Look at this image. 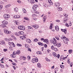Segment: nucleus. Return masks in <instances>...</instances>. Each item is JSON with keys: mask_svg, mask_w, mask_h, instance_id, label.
Segmentation results:
<instances>
[{"mask_svg": "<svg viewBox=\"0 0 73 73\" xmlns=\"http://www.w3.org/2000/svg\"><path fill=\"white\" fill-rule=\"evenodd\" d=\"M51 43L54 44V46H57V41L56 39L54 38H53V40H50Z\"/></svg>", "mask_w": 73, "mask_h": 73, "instance_id": "nucleus-1", "label": "nucleus"}, {"mask_svg": "<svg viewBox=\"0 0 73 73\" xmlns=\"http://www.w3.org/2000/svg\"><path fill=\"white\" fill-rule=\"evenodd\" d=\"M62 39H64V42L65 44H68V41H69V39L68 38H66V37L64 36H62L61 37Z\"/></svg>", "mask_w": 73, "mask_h": 73, "instance_id": "nucleus-2", "label": "nucleus"}, {"mask_svg": "<svg viewBox=\"0 0 73 73\" xmlns=\"http://www.w3.org/2000/svg\"><path fill=\"white\" fill-rule=\"evenodd\" d=\"M18 28L20 30H23L24 31L25 29V28L24 26H19L18 27Z\"/></svg>", "mask_w": 73, "mask_h": 73, "instance_id": "nucleus-3", "label": "nucleus"}, {"mask_svg": "<svg viewBox=\"0 0 73 73\" xmlns=\"http://www.w3.org/2000/svg\"><path fill=\"white\" fill-rule=\"evenodd\" d=\"M37 5H33V9L34 11H36L37 10Z\"/></svg>", "mask_w": 73, "mask_h": 73, "instance_id": "nucleus-4", "label": "nucleus"}, {"mask_svg": "<svg viewBox=\"0 0 73 73\" xmlns=\"http://www.w3.org/2000/svg\"><path fill=\"white\" fill-rule=\"evenodd\" d=\"M60 5V3L59 2H56L54 4V6L57 8Z\"/></svg>", "mask_w": 73, "mask_h": 73, "instance_id": "nucleus-5", "label": "nucleus"}, {"mask_svg": "<svg viewBox=\"0 0 73 73\" xmlns=\"http://www.w3.org/2000/svg\"><path fill=\"white\" fill-rule=\"evenodd\" d=\"M4 17L6 19V20H8V19L9 17V15L8 14H5L4 15Z\"/></svg>", "mask_w": 73, "mask_h": 73, "instance_id": "nucleus-6", "label": "nucleus"}, {"mask_svg": "<svg viewBox=\"0 0 73 73\" xmlns=\"http://www.w3.org/2000/svg\"><path fill=\"white\" fill-rule=\"evenodd\" d=\"M4 32V33L7 34H11V31H9L7 30H5Z\"/></svg>", "mask_w": 73, "mask_h": 73, "instance_id": "nucleus-7", "label": "nucleus"}, {"mask_svg": "<svg viewBox=\"0 0 73 73\" xmlns=\"http://www.w3.org/2000/svg\"><path fill=\"white\" fill-rule=\"evenodd\" d=\"M33 28H35V29H37L38 28V25H35L32 26Z\"/></svg>", "mask_w": 73, "mask_h": 73, "instance_id": "nucleus-8", "label": "nucleus"}, {"mask_svg": "<svg viewBox=\"0 0 73 73\" xmlns=\"http://www.w3.org/2000/svg\"><path fill=\"white\" fill-rule=\"evenodd\" d=\"M62 31L63 32H64L65 34H66V33H67V31H66V29H61Z\"/></svg>", "mask_w": 73, "mask_h": 73, "instance_id": "nucleus-9", "label": "nucleus"}, {"mask_svg": "<svg viewBox=\"0 0 73 73\" xmlns=\"http://www.w3.org/2000/svg\"><path fill=\"white\" fill-rule=\"evenodd\" d=\"M52 54L53 56L55 57H57V54H56V53L54 52H52Z\"/></svg>", "mask_w": 73, "mask_h": 73, "instance_id": "nucleus-10", "label": "nucleus"}, {"mask_svg": "<svg viewBox=\"0 0 73 73\" xmlns=\"http://www.w3.org/2000/svg\"><path fill=\"white\" fill-rule=\"evenodd\" d=\"M15 19H17L20 17V16L19 15H15L13 17Z\"/></svg>", "mask_w": 73, "mask_h": 73, "instance_id": "nucleus-11", "label": "nucleus"}, {"mask_svg": "<svg viewBox=\"0 0 73 73\" xmlns=\"http://www.w3.org/2000/svg\"><path fill=\"white\" fill-rule=\"evenodd\" d=\"M55 30H56V31H59V27H58V26H56L55 27Z\"/></svg>", "mask_w": 73, "mask_h": 73, "instance_id": "nucleus-12", "label": "nucleus"}, {"mask_svg": "<svg viewBox=\"0 0 73 73\" xmlns=\"http://www.w3.org/2000/svg\"><path fill=\"white\" fill-rule=\"evenodd\" d=\"M1 27L3 28H6V25L4 24H2L1 25Z\"/></svg>", "mask_w": 73, "mask_h": 73, "instance_id": "nucleus-13", "label": "nucleus"}, {"mask_svg": "<svg viewBox=\"0 0 73 73\" xmlns=\"http://www.w3.org/2000/svg\"><path fill=\"white\" fill-rule=\"evenodd\" d=\"M26 41L29 43H31V40L29 39H26Z\"/></svg>", "mask_w": 73, "mask_h": 73, "instance_id": "nucleus-14", "label": "nucleus"}, {"mask_svg": "<svg viewBox=\"0 0 73 73\" xmlns=\"http://www.w3.org/2000/svg\"><path fill=\"white\" fill-rule=\"evenodd\" d=\"M38 44L39 45H41V46H43V45H44L43 43L40 42H38Z\"/></svg>", "mask_w": 73, "mask_h": 73, "instance_id": "nucleus-15", "label": "nucleus"}, {"mask_svg": "<svg viewBox=\"0 0 73 73\" xmlns=\"http://www.w3.org/2000/svg\"><path fill=\"white\" fill-rule=\"evenodd\" d=\"M16 52L17 54H20V50H17Z\"/></svg>", "mask_w": 73, "mask_h": 73, "instance_id": "nucleus-16", "label": "nucleus"}, {"mask_svg": "<svg viewBox=\"0 0 73 73\" xmlns=\"http://www.w3.org/2000/svg\"><path fill=\"white\" fill-rule=\"evenodd\" d=\"M56 38V39H57V40H58V41H61L60 42H62V41H61V39H59V38L58 37V36H55V37Z\"/></svg>", "mask_w": 73, "mask_h": 73, "instance_id": "nucleus-17", "label": "nucleus"}, {"mask_svg": "<svg viewBox=\"0 0 73 73\" xmlns=\"http://www.w3.org/2000/svg\"><path fill=\"white\" fill-rule=\"evenodd\" d=\"M20 38L21 40H24V39H25V38H26V37L24 36H21L20 37Z\"/></svg>", "mask_w": 73, "mask_h": 73, "instance_id": "nucleus-18", "label": "nucleus"}, {"mask_svg": "<svg viewBox=\"0 0 73 73\" xmlns=\"http://www.w3.org/2000/svg\"><path fill=\"white\" fill-rule=\"evenodd\" d=\"M37 66L38 68H41V65L40 63H38L37 64Z\"/></svg>", "mask_w": 73, "mask_h": 73, "instance_id": "nucleus-19", "label": "nucleus"}, {"mask_svg": "<svg viewBox=\"0 0 73 73\" xmlns=\"http://www.w3.org/2000/svg\"><path fill=\"white\" fill-rule=\"evenodd\" d=\"M25 48H29V45L27 44H25Z\"/></svg>", "mask_w": 73, "mask_h": 73, "instance_id": "nucleus-20", "label": "nucleus"}, {"mask_svg": "<svg viewBox=\"0 0 73 73\" xmlns=\"http://www.w3.org/2000/svg\"><path fill=\"white\" fill-rule=\"evenodd\" d=\"M58 11H61L62 10V9L61 7H59L58 8Z\"/></svg>", "mask_w": 73, "mask_h": 73, "instance_id": "nucleus-21", "label": "nucleus"}, {"mask_svg": "<svg viewBox=\"0 0 73 73\" xmlns=\"http://www.w3.org/2000/svg\"><path fill=\"white\" fill-rule=\"evenodd\" d=\"M73 51V50L72 49L69 50H68V52L69 54H71V53H72V52Z\"/></svg>", "mask_w": 73, "mask_h": 73, "instance_id": "nucleus-22", "label": "nucleus"}, {"mask_svg": "<svg viewBox=\"0 0 73 73\" xmlns=\"http://www.w3.org/2000/svg\"><path fill=\"white\" fill-rule=\"evenodd\" d=\"M43 21L45 22V21H46V16H44V17H43Z\"/></svg>", "mask_w": 73, "mask_h": 73, "instance_id": "nucleus-23", "label": "nucleus"}, {"mask_svg": "<svg viewBox=\"0 0 73 73\" xmlns=\"http://www.w3.org/2000/svg\"><path fill=\"white\" fill-rule=\"evenodd\" d=\"M35 60H36L35 58H33L31 62L33 63H35Z\"/></svg>", "mask_w": 73, "mask_h": 73, "instance_id": "nucleus-24", "label": "nucleus"}, {"mask_svg": "<svg viewBox=\"0 0 73 73\" xmlns=\"http://www.w3.org/2000/svg\"><path fill=\"white\" fill-rule=\"evenodd\" d=\"M14 11H15L16 12H17V11L19 10V9L17 7H16L14 9Z\"/></svg>", "mask_w": 73, "mask_h": 73, "instance_id": "nucleus-25", "label": "nucleus"}, {"mask_svg": "<svg viewBox=\"0 0 73 73\" xmlns=\"http://www.w3.org/2000/svg\"><path fill=\"white\" fill-rule=\"evenodd\" d=\"M19 35H23L24 34V32L23 31H19Z\"/></svg>", "mask_w": 73, "mask_h": 73, "instance_id": "nucleus-26", "label": "nucleus"}, {"mask_svg": "<svg viewBox=\"0 0 73 73\" xmlns=\"http://www.w3.org/2000/svg\"><path fill=\"white\" fill-rule=\"evenodd\" d=\"M22 11H23V12L24 13H26L27 12V11H26V10L25 9H23Z\"/></svg>", "mask_w": 73, "mask_h": 73, "instance_id": "nucleus-27", "label": "nucleus"}, {"mask_svg": "<svg viewBox=\"0 0 73 73\" xmlns=\"http://www.w3.org/2000/svg\"><path fill=\"white\" fill-rule=\"evenodd\" d=\"M43 42H48V40L47 39H44V40H43Z\"/></svg>", "mask_w": 73, "mask_h": 73, "instance_id": "nucleus-28", "label": "nucleus"}, {"mask_svg": "<svg viewBox=\"0 0 73 73\" xmlns=\"http://www.w3.org/2000/svg\"><path fill=\"white\" fill-rule=\"evenodd\" d=\"M33 41H34V42H36L37 41H38V39L37 38L34 39L33 40Z\"/></svg>", "mask_w": 73, "mask_h": 73, "instance_id": "nucleus-29", "label": "nucleus"}, {"mask_svg": "<svg viewBox=\"0 0 73 73\" xmlns=\"http://www.w3.org/2000/svg\"><path fill=\"white\" fill-rule=\"evenodd\" d=\"M11 7V5L10 4H9L7 5L5 7L6 8H9Z\"/></svg>", "mask_w": 73, "mask_h": 73, "instance_id": "nucleus-30", "label": "nucleus"}, {"mask_svg": "<svg viewBox=\"0 0 73 73\" xmlns=\"http://www.w3.org/2000/svg\"><path fill=\"white\" fill-rule=\"evenodd\" d=\"M27 27L28 29H33V28L31 27V26H28Z\"/></svg>", "mask_w": 73, "mask_h": 73, "instance_id": "nucleus-31", "label": "nucleus"}, {"mask_svg": "<svg viewBox=\"0 0 73 73\" xmlns=\"http://www.w3.org/2000/svg\"><path fill=\"white\" fill-rule=\"evenodd\" d=\"M58 46H59V47H60V46H61V43H57V45Z\"/></svg>", "mask_w": 73, "mask_h": 73, "instance_id": "nucleus-32", "label": "nucleus"}, {"mask_svg": "<svg viewBox=\"0 0 73 73\" xmlns=\"http://www.w3.org/2000/svg\"><path fill=\"white\" fill-rule=\"evenodd\" d=\"M67 20H68L66 19V18H65L63 20V22L64 23V22H66V21H67Z\"/></svg>", "mask_w": 73, "mask_h": 73, "instance_id": "nucleus-33", "label": "nucleus"}, {"mask_svg": "<svg viewBox=\"0 0 73 73\" xmlns=\"http://www.w3.org/2000/svg\"><path fill=\"white\" fill-rule=\"evenodd\" d=\"M54 51H55V52H57V51H58V49H57V48H55V47H54Z\"/></svg>", "mask_w": 73, "mask_h": 73, "instance_id": "nucleus-34", "label": "nucleus"}, {"mask_svg": "<svg viewBox=\"0 0 73 73\" xmlns=\"http://www.w3.org/2000/svg\"><path fill=\"white\" fill-rule=\"evenodd\" d=\"M15 35L16 36H20V34L19 33H15Z\"/></svg>", "mask_w": 73, "mask_h": 73, "instance_id": "nucleus-35", "label": "nucleus"}, {"mask_svg": "<svg viewBox=\"0 0 73 73\" xmlns=\"http://www.w3.org/2000/svg\"><path fill=\"white\" fill-rule=\"evenodd\" d=\"M10 50H13V48L11 46H10L9 47Z\"/></svg>", "mask_w": 73, "mask_h": 73, "instance_id": "nucleus-36", "label": "nucleus"}, {"mask_svg": "<svg viewBox=\"0 0 73 73\" xmlns=\"http://www.w3.org/2000/svg\"><path fill=\"white\" fill-rule=\"evenodd\" d=\"M45 59L46 61H49V62H50V59H48V58H46Z\"/></svg>", "mask_w": 73, "mask_h": 73, "instance_id": "nucleus-37", "label": "nucleus"}, {"mask_svg": "<svg viewBox=\"0 0 73 73\" xmlns=\"http://www.w3.org/2000/svg\"><path fill=\"white\" fill-rule=\"evenodd\" d=\"M17 46H22V45L21 44L18 43L17 44Z\"/></svg>", "mask_w": 73, "mask_h": 73, "instance_id": "nucleus-38", "label": "nucleus"}, {"mask_svg": "<svg viewBox=\"0 0 73 73\" xmlns=\"http://www.w3.org/2000/svg\"><path fill=\"white\" fill-rule=\"evenodd\" d=\"M15 23L16 25H20V23H19V22L16 21L15 22Z\"/></svg>", "mask_w": 73, "mask_h": 73, "instance_id": "nucleus-39", "label": "nucleus"}, {"mask_svg": "<svg viewBox=\"0 0 73 73\" xmlns=\"http://www.w3.org/2000/svg\"><path fill=\"white\" fill-rule=\"evenodd\" d=\"M35 62H38V58L37 57L35 58Z\"/></svg>", "mask_w": 73, "mask_h": 73, "instance_id": "nucleus-40", "label": "nucleus"}, {"mask_svg": "<svg viewBox=\"0 0 73 73\" xmlns=\"http://www.w3.org/2000/svg\"><path fill=\"white\" fill-rule=\"evenodd\" d=\"M11 55L12 56V57H13V58H15V57H16V56L15 54H11Z\"/></svg>", "mask_w": 73, "mask_h": 73, "instance_id": "nucleus-41", "label": "nucleus"}, {"mask_svg": "<svg viewBox=\"0 0 73 73\" xmlns=\"http://www.w3.org/2000/svg\"><path fill=\"white\" fill-rule=\"evenodd\" d=\"M34 0H32L31 1L30 3H31V4H33V3H34Z\"/></svg>", "mask_w": 73, "mask_h": 73, "instance_id": "nucleus-42", "label": "nucleus"}, {"mask_svg": "<svg viewBox=\"0 0 73 73\" xmlns=\"http://www.w3.org/2000/svg\"><path fill=\"white\" fill-rule=\"evenodd\" d=\"M51 48L52 50H54V46L53 45L51 47Z\"/></svg>", "mask_w": 73, "mask_h": 73, "instance_id": "nucleus-43", "label": "nucleus"}, {"mask_svg": "<svg viewBox=\"0 0 73 73\" xmlns=\"http://www.w3.org/2000/svg\"><path fill=\"white\" fill-rule=\"evenodd\" d=\"M32 12V13H35L36 14H38V12L37 11H34V12Z\"/></svg>", "mask_w": 73, "mask_h": 73, "instance_id": "nucleus-44", "label": "nucleus"}, {"mask_svg": "<svg viewBox=\"0 0 73 73\" xmlns=\"http://www.w3.org/2000/svg\"><path fill=\"white\" fill-rule=\"evenodd\" d=\"M3 8V5H0V10H1Z\"/></svg>", "mask_w": 73, "mask_h": 73, "instance_id": "nucleus-45", "label": "nucleus"}, {"mask_svg": "<svg viewBox=\"0 0 73 73\" xmlns=\"http://www.w3.org/2000/svg\"><path fill=\"white\" fill-rule=\"evenodd\" d=\"M24 19L26 20H29V18L27 17L24 18Z\"/></svg>", "mask_w": 73, "mask_h": 73, "instance_id": "nucleus-46", "label": "nucleus"}, {"mask_svg": "<svg viewBox=\"0 0 73 73\" xmlns=\"http://www.w3.org/2000/svg\"><path fill=\"white\" fill-rule=\"evenodd\" d=\"M27 58L29 60H30V59H31V56H27Z\"/></svg>", "mask_w": 73, "mask_h": 73, "instance_id": "nucleus-47", "label": "nucleus"}, {"mask_svg": "<svg viewBox=\"0 0 73 73\" xmlns=\"http://www.w3.org/2000/svg\"><path fill=\"white\" fill-rule=\"evenodd\" d=\"M8 22L7 21L5 20V24H8Z\"/></svg>", "mask_w": 73, "mask_h": 73, "instance_id": "nucleus-48", "label": "nucleus"}, {"mask_svg": "<svg viewBox=\"0 0 73 73\" xmlns=\"http://www.w3.org/2000/svg\"><path fill=\"white\" fill-rule=\"evenodd\" d=\"M12 64L13 65H15V66H16V64L15 62L12 63Z\"/></svg>", "mask_w": 73, "mask_h": 73, "instance_id": "nucleus-49", "label": "nucleus"}, {"mask_svg": "<svg viewBox=\"0 0 73 73\" xmlns=\"http://www.w3.org/2000/svg\"><path fill=\"white\" fill-rule=\"evenodd\" d=\"M23 58V56H21L19 58V59L20 60H22Z\"/></svg>", "mask_w": 73, "mask_h": 73, "instance_id": "nucleus-50", "label": "nucleus"}, {"mask_svg": "<svg viewBox=\"0 0 73 73\" xmlns=\"http://www.w3.org/2000/svg\"><path fill=\"white\" fill-rule=\"evenodd\" d=\"M12 44L13 45V47H15V44L14 43L12 42Z\"/></svg>", "mask_w": 73, "mask_h": 73, "instance_id": "nucleus-51", "label": "nucleus"}, {"mask_svg": "<svg viewBox=\"0 0 73 73\" xmlns=\"http://www.w3.org/2000/svg\"><path fill=\"white\" fill-rule=\"evenodd\" d=\"M3 51H4L5 52H6V51H7L8 50V49H4L3 50Z\"/></svg>", "mask_w": 73, "mask_h": 73, "instance_id": "nucleus-52", "label": "nucleus"}, {"mask_svg": "<svg viewBox=\"0 0 73 73\" xmlns=\"http://www.w3.org/2000/svg\"><path fill=\"white\" fill-rule=\"evenodd\" d=\"M44 47H45V48H47V45H46V44H44Z\"/></svg>", "mask_w": 73, "mask_h": 73, "instance_id": "nucleus-53", "label": "nucleus"}, {"mask_svg": "<svg viewBox=\"0 0 73 73\" xmlns=\"http://www.w3.org/2000/svg\"><path fill=\"white\" fill-rule=\"evenodd\" d=\"M33 19L34 20H35V21H36L37 20V19L35 17H34L33 18Z\"/></svg>", "mask_w": 73, "mask_h": 73, "instance_id": "nucleus-54", "label": "nucleus"}, {"mask_svg": "<svg viewBox=\"0 0 73 73\" xmlns=\"http://www.w3.org/2000/svg\"><path fill=\"white\" fill-rule=\"evenodd\" d=\"M1 43L2 44H5V42H4V40H2L1 41Z\"/></svg>", "mask_w": 73, "mask_h": 73, "instance_id": "nucleus-55", "label": "nucleus"}, {"mask_svg": "<svg viewBox=\"0 0 73 73\" xmlns=\"http://www.w3.org/2000/svg\"><path fill=\"white\" fill-rule=\"evenodd\" d=\"M0 66L1 67V68H4V66L3 65L1 64Z\"/></svg>", "mask_w": 73, "mask_h": 73, "instance_id": "nucleus-56", "label": "nucleus"}, {"mask_svg": "<svg viewBox=\"0 0 73 73\" xmlns=\"http://www.w3.org/2000/svg\"><path fill=\"white\" fill-rule=\"evenodd\" d=\"M23 60H25V59H26V57H25V56H23Z\"/></svg>", "mask_w": 73, "mask_h": 73, "instance_id": "nucleus-57", "label": "nucleus"}, {"mask_svg": "<svg viewBox=\"0 0 73 73\" xmlns=\"http://www.w3.org/2000/svg\"><path fill=\"white\" fill-rule=\"evenodd\" d=\"M28 51H30V52H31V49L29 48L27 50Z\"/></svg>", "mask_w": 73, "mask_h": 73, "instance_id": "nucleus-58", "label": "nucleus"}, {"mask_svg": "<svg viewBox=\"0 0 73 73\" xmlns=\"http://www.w3.org/2000/svg\"><path fill=\"white\" fill-rule=\"evenodd\" d=\"M13 54H14V55H15V54H17L16 52L15 53V51H14L13 53H12Z\"/></svg>", "mask_w": 73, "mask_h": 73, "instance_id": "nucleus-59", "label": "nucleus"}, {"mask_svg": "<svg viewBox=\"0 0 73 73\" xmlns=\"http://www.w3.org/2000/svg\"><path fill=\"white\" fill-rule=\"evenodd\" d=\"M60 55L59 54H58V55H57V57H58V58H60Z\"/></svg>", "mask_w": 73, "mask_h": 73, "instance_id": "nucleus-60", "label": "nucleus"}, {"mask_svg": "<svg viewBox=\"0 0 73 73\" xmlns=\"http://www.w3.org/2000/svg\"><path fill=\"white\" fill-rule=\"evenodd\" d=\"M65 25H66V27H69V26L68 24V23H66Z\"/></svg>", "mask_w": 73, "mask_h": 73, "instance_id": "nucleus-61", "label": "nucleus"}, {"mask_svg": "<svg viewBox=\"0 0 73 73\" xmlns=\"http://www.w3.org/2000/svg\"><path fill=\"white\" fill-rule=\"evenodd\" d=\"M44 7H45L47 8V7H48V5H47V4H45L44 5Z\"/></svg>", "mask_w": 73, "mask_h": 73, "instance_id": "nucleus-62", "label": "nucleus"}, {"mask_svg": "<svg viewBox=\"0 0 73 73\" xmlns=\"http://www.w3.org/2000/svg\"><path fill=\"white\" fill-rule=\"evenodd\" d=\"M49 3L50 4V5H53V3L52 1H51V2H50Z\"/></svg>", "mask_w": 73, "mask_h": 73, "instance_id": "nucleus-63", "label": "nucleus"}, {"mask_svg": "<svg viewBox=\"0 0 73 73\" xmlns=\"http://www.w3.org/2000/svg\"><path fill=\"white\" fill-rule=\"evenodd\" d=\"M69 25L70 26H72V22H70V23H69Z\"/></svg>", "mask_w": 73, "mask_h": 73, "instance_id": "nucleus-64", "label": "nucleus"}]
</instances>
